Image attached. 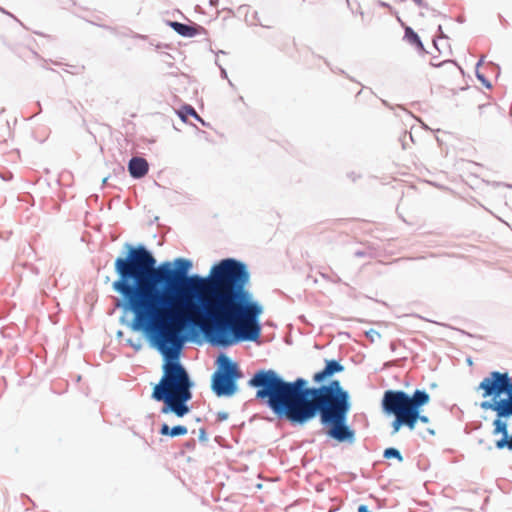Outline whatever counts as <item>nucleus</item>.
Instances as JSON below:
<instances>
[{
    "label": "nucleus",
    "mask_w": 512,
    "mask_h": 512,
    "mask_svg": "<svg viewBox=\"0 0 512 512\" xmlns=\"http://www.w3.org/2000/svg\"><path fill=\"white\" fill-rule=\"evenodd\" d=\"M256 398L264 400L278 417L292 423H306L318 414L327 435L338 442H353L355 432L346 424L350 410L349 394L338 380L320 387H307L303 378L293 382L281 379L273 370H260L250 379Z\"/></svg>",
    "instance_id": "obj_2"
},
{
    "label": "nucleus",
    "mask_w": 512,
    "mask_h": 512,
    "mask_svg": "<svg viewBox=\"0 0 512 512\" xmlns=\"http://www.w3.org/2000/svg\"><path fill=\"white\" fill-rule=\"evenodd\" d=\"M405 38L411 44H415L420 49H423V45H422V42L420 41L419 36L410 27H407L405 29Z\"/></svg>",
    "instance_id": "obj_12"
},
{
    "label": "nucleus",
    "mask_w": 512,
    "mask_h": 512,
    "mask_svg": "<svg viewBox=\"0 0 512 512\" xmlns=\"http://www.w3.org/2000/svg\"><path fill=\"white\" fill-rule=\"evenodd\" d=\"M431 62H433V63H438V62H437V60H434V59H432V60H431Z\"/></svg>",
    "instance_id": "obj_15"
},
{
    "label": "nucleus",
    "mask_w": 512,
    "mask_h": 512,
    "mask_svg": "<svg viewBox=\"0 0 512 512\" xmlns=\"http://www.w3.org/2000/svg\"><path fill=\"white\" fill-rule=\"evenodd\" d=\"M482 390V397L488 398L481 402L483 410L496 413L493 421L492 435L500 436L495 440V447L499 450L512 452V434L508 433L507 418L512 417V381L507 373L491 372L478 386Z\"/></svg>",
    "instance_id": "obj_3"
},
{
    "label": "nucleus",
    "mask_w": 512,
    "mask_h": 512,
    "mask_svg": "<svg viewBox=\"0 0 512 512\" xmlns=\"http://www.w3.org/2000/svg\"><path fill=\"white\" fill-rule=\"evenodd\" d=\"M344 367L335 360L326 361V366L322 371L314 374L313 381L317 384L324 382L328 377L335 373L342 372Z\"/></svg>",
    "instance_id": "obj_7"
},
{
    "label": "nucleus",
    "mask_w": 512,
    "mask_h": 512,
    "mask_svg": "<svg viewBox=\"0 0 512 512\" xmlns=\"http://www.w3.org/2000/svg\"><path fill=\"white\" fill-rule=\"evenodd\" d=\"M429 401V394L422 390H416L412 396L404 391H386L382 406L386 413L395 416L392 422L393 434L397 433L402 426L413 430L418 420L427 423L428 417L420 415V408Z\"/></svg>",
    "instance_id": "obj_4"
},
{
    "label": "nucleus",
    "mask_w": 512,
    "mask_h": 512,
    "mask_svg": "<svg viewBox=\"0 0 512 512\" xmlns=\"http://www.w3.org/2000/svg\"><path fill=\"white\" fill-rule=\"evenodd\" d=\"M178 116L183 120V121H186L187 119V116H192L198 120H200V117L199 115L197 114V112L195 111V109L189 105H185L183 106L178 112H177Z\"/></svg>",
    "instance_id": "obj_11"
},
{
    "label": "nucleus",
    "mask_w": 512,
    "mask_h": 512,
    "mask_svg": "<svg viewBox=\"0 0 512 512\" xmlns=\"http://www.w3.org/2000/svg\"><path fill=\"white\" fill-rule=\"evenodd\" d=\"M188 432L187 427L183 425H177L173 428H170L167 424H163L160 429V434L163 436H183L186 435Z\"/></svg>",
    "instance_id": "obj_10"
},
{
    "label": "nucleus",
    "mask_w": 512,
    "mask_h": 512,
    "mask_svg": "<svg viewBox=\"0 0 512 512\" xmlns=\"http://www.w3.org/2000/svg\"><path fill=\"white\" fill-rule=\"evenodd\" d=\"M170 27L173 28L179 35L184 37H193L196 36L199 31L197 27L189 26L179 22H170Z\"/></svg>",
    "instance_id": "obj_9"
},
{
    "label": "nucleus",
    "mask_w": 512,
    "mask_h": 512,
    "mask_svg": "<svg viewBox=\"0 0 512 512\" xmlns=\"http://www.w3.org/2000/svg\"><path fill=\"white\" fill-rule=\"evenodd\" d=\"M192 264L184 258L156 267V259L144 246H128L117 257V279L112 288L132 312L133 326L151 335L159 352L168 360L152 398L161 401L162 414L183 417L192 397L189 376L177 361L187 325L200 328L214 345L229 347L256 341L261 335L263 307L247 289L250 279L245 264L224 259L208 277L188 276Z\"/></svg>",
    "instance_id": "obj_1"
},
{
    "label": "nucleus",
    "mask_w": 512,
    "mask_h": 512,
    "mask_svg": "<svg viewBox=\"0 0 512 512\" xmlns=\"http://www.w3.org/2000/svg\"><path fill=\"white\" fill-rule=\"evenodd\" d=\"M358 512H370V511H369V509H368V507H367V506H365V505H360V506L358 507Z\"/></svg>",
    "instance_id": "obj_14"
},
{
    "label": "nucleus",
    "mask_w": 512,
    "mask_h": 512,
    "mask_svg": "<svg viewBox=\"0 0 512 512\" xmlns=\"http://www.w3.org/2000/svg\"><path fill=\"white\" fill-rule=\"evenodd\" d=\"M218 369L212 376V389L217 396H232L237 389L236 381L242 376L236 363L225 354L217 359Z\"/></svg>",
    "instance_id": "obj_5"
},
{
    "label": "nucleus",
    "mask_w": 512,
    "mask_h": 512,
    "mask_svg": "<svg viewBox=\"0 0 512 512\" xmlns=\"http://www.w3.org/2000/svg\"><path fill=\"white\" fill-rule=\"evenodd\" d=\"M430 64L437 68L434 78L445 85L452 86L456 80L463 78L461 68L454 61L444 60L440 63L430 62Z\"/></svg>",
    "instance_id": "obj_6"
},
{
    "label": "nucleus",
    "mask_w": 512,
    "mask_h": 512,
    "mask_svg": "<svg viewBox=\"0 0 512 512\" xmlns=\"http://www.w3.org/2000/svg\"><path fill=\"white\" fill-rule=\"evenodd\" d=\"M384 457L386 459H390V458H396L398 459L399 461H402L403 460V457L401 456L400 452L395 449V448H387L385 451H384Z\"/></svg>",
    "instance_id": "obj_13"
},
{
    "label": "nucleus",
    "mask_w": 512,
    "mask_h": 512,
    "mask_svg": "<svg viewBox=\"0 0 512 512\" xmlns=\"http://www.w3.org/2000/svg\"><path fill=\"white\" fill-rule=\"evenodd\" d=\"M128 170L133 178H142L148 173L149 165L146 159L142 157H133L129 161Z\"/></svg>",
    "instance_id": "obj_8"
}]
</instances>
